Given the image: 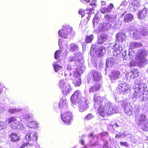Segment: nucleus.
<instances>
[{"instance_id":"obj_61","label":"nucleus","mask_w":148,"mask_h":148,"mask_svg":"<svg viewBox=\"0 0 148 148\" xmlns=\"http://www.w3.org/2000/svg\"><path fill=\"white\" fill-rule=\"evenodd\" d=\"M115 125H116L117 126V127H118V125H117V123H115Z\"/></svg>"},{"instance_id":"obj_12","label":"nucleus","mask_w":148,"mask_h":148,"mask_svg":"<svg viewBox=\"0 0 148 148\" xmlns=\"http://www.w3.org/2000/svg\"><path fill=\"white\" fill-rule=\"evenodd\" d=\"M36 135V133L35 132H30L27 134L26 136V138L28 140L36 141L37 140V137Z\"/></svg>"},{"instance_id":"obj_30","label":"nucleus","mask_w":148,"mask_h":148,"mask_svg":"<svg viewBox=\"0 0 148 148\" xmlns=\"http://www.w3.org/2000/svg\"><path fill=\"white\" fill-rule=\"evenodd\" d=\"M81 69L77 68L74 72L73 74V78H77L81 77V75L82 73L80 71Z\"/></svg>"},{"instance_id":"obj_59","label":"nucleus","mask_w":148,"mask_h":148,"mask_svg":"<svg viewBox=\"0 0 148 148\" xmlns=\"http://www.w3.org/2000/svg\"><path fill=\"white\" fill-rule=\"evenodd\" d=\"M124 13H122L121 14V16H124Z\"/></svg>"},{"instance_id":"obj_26","label":"nucleus","mask_w":148,"mask_h":148,"mask_svg":"<svg viewBox=\"0 0 148 148\" xmlns=\"http://www.w3.org/2000/svg\"><path fill=\"white\" fill-rule=\"evenodd\" d=\"M104 18L106 20H108L109 21H114L117 19V16L116 15L115 16H113L112 15L106 14L104 16Z\"/></svg>"},{"instance_id":"obj_14","label":"nucleus","mask_w":148,"mask_h":148,"mask_svg":"<svg viewBox=\"0 0 148 148\" xmlns=\"http://www.w3.org/2000/svg\"><path fill=\"white\" fill-rule=\"evenodd\" d=\"M148 12V10L147 9L143 8L137 13L138 18L140 19L145 18Z\"/></svg>"},{"instance_id":"obj_1","label":"nucleus","mask_w":148,"mask_h":148,"mask_svg":"<svg viewBox=\"0 0 148 148\" xmlns=\"http://www.w3.org/2000/svg\"><path fill=\"white\" fill-rule=\"evenodd\" d=\"M71 100L73 104H78L79 110L80 112H83L88 108L86 99L82 97V94L79 90L75 92L71 96Z\"/></svg>"},{"instance_id":"obj_51","label":"nucleus","mask_w":148,"mask_h":148,"mask_svg":"<svg viewBox=\"0 0 148 148\" xmlns=\"http://www.w3.org/2000/svg\"><path fill=\"white\" fill-rule=\"evenodd\" d=\"M122 136V135L121 134H116L115 136V138H120Z\"/></svg>"},{"instance_id":"obj_13","label":"nucleus","mask_w":148,"mask_h":148,"mask_svg":"<svg viewBox=\"0 0 148 148\" xmlns=\"http://www.w3.org/2000/svg\"><path fill=\"white\" fill-rule=\"evenodd\" d=\"M10 127L12 129H18L22 130L23 128V126L22 123H20L16 121L10 125Z\"/></svg>"},{"instance_id":"obj_7","label":"nucleus","mask_w":148,"mask_h":148,"mask_svg":"<svg viewBox=\"0 0 148 148\" xmlns=\"http://www.w3.org/2000/svg\"><path fill=\"white\" fill-rule=\"evenodd\" d=\"M92 82H99L102 79V76L98 71L92 70L90 72Z\"/></svg>"},{"instance_id":"obj_21","label":"nucleus","mask_w":148,"mask_h":148,"mask_svg":"<svg viewBox=\"0 0 148 148\" xmlns=\"http://www.w3.org/2000/svg\"><path fill=\"white\" fill-rule=\"evenodd\" d=\"M113 48L114 54L115 53V55H118L120 54L122 49H121V47L119 45L116 44H114Z\"/></svg>"},{"instance_id":"obj_3","label":"nucleus","mask_w":148,"mask_h":148,"mask_svg":"<svg viewBox=\"0 0 148 148\" xmlns=\"http://www.w3.org/2000/svg\"><path fill=\"white\" fill-rule=\"evenodd\" d=\"M79 13L82 15V17L86 16V18L82 20L81 22L82 25H85L87 24L90 19L89 18L91 17V15L94 13L93 9L90 8L87 9L85 10L80 9L79 11Z\"/></svg>"},{"instance_id":"obj_19","label":"nucleus","mask_w":148,"mask_h":148,"mask_svg":"<svg viewBox=\"0 0 148 148\" xmlns=\"http://www.w3.org/2000/svg\"><path fill=\"white\" fill-rule=\"evenodd\" d=\"M120 73L119 71H112L109 75V77L112 79H116L119 78Z\"/></svg>"},{"instance_id":"obj_54","label":"nucleus","mask_w":148,"mask_h":148,"mask_svg":"<svg viewBox=\"0 0 148 148\" xmlns=\"http://www.w3.org/2000/svg\"><path fill=\"white\" fill-rule=\"evenodd\" d=\"M93 133H90L88 135V136L90 137H93Z\"/></svg>"},{"instance_id":"obj_56","label":"nucleus","mask_w":148,"mask_h":148,"mask_svg":"<svg viewBox=\"0 0 148 148\" xmlns=\"http://www.w3.org/2000/svg\"><path fill=\"white\" fill-rule=\"evenodd\" d=\"M80 143L82 145H84V141L83 140H81L80 141Z\"/></svg>"},{"instance_id":"obj_29","label":"nucleus","mask_w":148,"mask_h":148,"mask_svg":"<svg viewBox=\"0 0 148 148\" xmlns=\"http://www.w3.org/2000/svg\"><path fill=\"white\" fill-rule=\"evenodd\" d=\"M73 80V83L76 86H79L81 84V77L74 78Z\"/></svg>"},{"instance_id":"obj_31","label":"nucleus","mask_w":148,"mask_h":148,"mask_svg":"<svg viewBox=\"0 0 148 148\" xmlns=\"http://www.w3.org/2000/svg\"><path fill=\"white\" fill-rule=\"evenodd\" d=\"M130 45L132 47L135 48H139L143 46L142 43L135 42H131Z\"/></svg>"},{"instance_id":"obj_55","label":"nucleus","mask_w":148,"mask_h":148,"mask_svg":"<svg viewBox=\"0 0 148 148\" xmlns=\"http://www.w3.org/2000/svg\"><path fill=\"white\" fill-rule=\"evenodd\" d=\"M147 128L148 129L147 127H145V128L143 127L142 128L143 130L144 131H145L147 130Z\"/></svg>"},{"instance_id":"obj_60","label":"nucleus","mask_w":148,"mask_h":148,"mask_svg":"<svg viewBox=\"0 0 148 148\" xmlns=\"http://www.w3.org/2000/svg\"><path fill=\"white\" fill-rule=\"evenodd\" d=\"M73 59H72V60H71V61H75V60L74 59V60H73Z\"/></svg>"},{"instance_id":"obj_45","label":"nucleus","mask_w":148,"mask_h":148,"mask_svg":"<svg viewBox=\"0 0 148 148\" xmlns=\"http://www.w3.org/2000/svg\"><path fill=\"white\" fill-rule=\"evenodd\" d=\"M32 116V115H30L28 114H26L23 116V118L26 120H28Z\"/></svg>"},{"instance_id":"obj_23","label":"nucleus","mask_w":148,"mask_h":148,"mask_svg":"<svg viewBox=\"0 0 148 148\" xmlns=\"http://www.w3.org/2000/svg\"><path fill=\"white\" fill-rule=\"evenodd\" d=\"M107 39V36L106 34H101L98 38V43L99 44H102L106 41Z\"/></svg>"},{"instance_id":"obj_33","label":"nucleus","mask_w":148,"mask_h":148,"mask_svg":"<svg viewBox=\"0 0 148 148\" xmlns=\"http://www.w3.org/2000/svg\"><path fill=\"white\" fill-rule=\"evenodd\" d=\"M27 126L30 128H36L37 126V124L35 121H32L29 122L27 123Z\"/></svg>"},{"instance_id":"obj_11","label":"nucleus","mask_w":148,"mask_h":148,"mask_svg":"<svg viewBox=\"0 0 148 148\" xmlns=\"http://www.w3.org/2000/svg\"><path fill=\"white\" fill-rule=\"evenodd\" d=\"M116 41L118 42H122L126 38L125 34L123 33L119 32L116 36Z\"/></svg>"},{"instance_id":"obj_47","label":"nucleus","mask_w":148,"mask_h":148,"mask_svg":"<svg viewBox=\"0 0 148 148\" xmlns=\"http://www.w3.org/2000/svg\"><path fill=\"white\" fill-rule=\"evenodd\" d=\"M114 7V5L112 3H110L108 6L107 8L109 11L110 12L112 10Z\"/></svg>"},{"instance_id":"obj_63","label":"nucleus","mask_w":148,"mask_h":148,"mask_svg":"<svg viewBox=\"0 0 148 148\" xmlns=\"http://www.w3.org/2000/svg\"><path fill=\"white\" fill-rule=\"evenodd\" d=\"M82 1H84V0H81Z\"/></svg>"},{"instance_id":"obj_37","label":"nucleus","mask_w":148,"mask_h":148,"mask_svg":"<svg viewBox=\"0 0 148 148\" xmlns=\"http://www.w3.org/2000/svg\"><path fill=\"white\" fill-rule=\"evenodd\" d=\"M143 95V98H139L140 99H141L142 101H144L148 99V90L145 91Z\"/></svg>"},{"instance_id":"obj_35","label":"nucleus","mask_w":148,"mask_h":148,"mask_svg":"<svg viewBox=\"0 0 148 148\" xmlns=\"http://www.w3.org/2000/svg\"><path fill=\"white\" fill-rule=\"evenodd\" d=\"M105 51V49L104 48V47L103 46L99 47L97 49V52L101 56H103Z\"/></svg>"},{"instance_id":"obj_53","label":"nucleus","mask_w":148,"mask_h":148,"mask_svg":"<svg viewBox=\"0 0 148 148\" xmlns=\"http://www.w3.org/2000/svg\"><path fill=\"white\" fill-rule=\"evenodd\" d=\"M67 69L68 71H71L72 69V68L71 66H67Z\"/></svg>"},{"instance_id":"obj_18","label":"nucleus","mask_w":148,"mask_h":148,"mask_svg":"<svg viewBox=\"0 0 148 148\" xmlns=\"http://www.w3.org/2000/svg\"><path fill=\"white\" fill-rule=\"evenodd\" d=\"M9 137L11 141L13 142L18 141L20 140L19 136L16 133H11L9 135Z\"/></svg>"},{"instance_id":"obj_27","label":"nucleus","mask_w":148,"mask_h":148,"mask_svg":"<svg viewBox=\"0 0 148 148\" xmlns=\"http://www.w3.org/2000/svg\"><path fill=\"white\" fill-rule=\"evenodd\" d=\"M70 46L69 50L71 52H75L79 50V47L77 45L73 43H71L70 44Z\"/></svg>"},{"instance_id":"obj_52","label":"nucleus","mask_w":148,"mask_h":148,"mask_svg":"<svg viewBox=\"0 0 148 148\" xmlns=\"http://www.w3.org/2000/svg\"><path fill=\"white\" fill-rule=\"evenodd\" d=\"M101 5L102 6L105 5L106 4V2L105 1H101Z\"/></svg>"},{"instance_id":"obj_43","label":"nucleus","mask_w":148,"mask_h":148,"mask_svg":"<svg viewBox=\"0 0 148 148\" xmlns=\"http://www.w3.org/2000/svg\"><path fill=\"white\" fill-rule=\"evenodd\" d=\"M93 117V116L91 113H89L88 114L84 117V119L86 120H90L92 119Z\"/></svg>"},{"instance_id":"obj_22","label":"nucleus","mask_w":148,"mask_h":148,"mask_svg":"<svg viewBox=\"0 0 148 148\" xmlns=\"http://www.w3.org/2000/svg\"><path fill=\"white\" fill-rule=\"evenodd\" d=\"M133 18V15L130 13L126 14L125 16L123 21L125 23H128L131 22Z\"/></svg>"},{"instance_id":"obj_6","label":"nucleus","mask_w":148,"mask_h":148,"mask_svg":"<svg viewBox=\"0 0 148 148\" xmlns=\"http://www.w3.org/2000/svg\"><path fill=\"white\" fill-rule=\"evenodd\" d=\"M72 29L69 25L63 26L62 29L59 31L58 34L60 36L64 38H67L68 36L72 32Z\"/></svg>"},{"instance_id":"obj_57","label":"nucleus","mask_w":148,"mask_h":148,"mask_svg":"<svg viewBox=\"0 0 148 148\" xmlns=\"http://www.w3.org/2000/svg\"><path fill=\"white\" fill-rule=\"evenodd\" d=\"M87 3L90 2V0H84Z\"/></svg>"},{"instance_id":"obj_8","label":"nucleus","mask_w":148,"mask_h":148,"mask_svg":"<svg viewBox=\"0 0 148 148\" xmlns=\"http://www.w3.org/2000/svg\"><path fill=\"white\" fill-rule=\"evenodd\" d=\"M130 85L125 83L120 84L118 86L119 92L123 94L126 93L127 91L130 90Z\"/></svg>"},{"instance_id":"obj_4","label":"nucleus","mask_w":148,"mask_h":148,"mask_svg":"<svg viewBox=\"0 0 148 148\" xmlns=\"http://www.w3.org/2000/svg\"><path fill=\"white\" fill-rule=\"evenodd\" d=\"M58 86L64 95H66L71 90L69 84L64 80H62L59 82Z\"/></svg>"},{"instance_id":"obj_15","label":"nucleus","mask_w":148,"mask_h":148,"mask_svg":"<svg viewBox=\"0 0 148 148\" xmlns=\"http://www.w3.org/2000/svg\"><path fill=\"white\" fill-rule=\"evenodd\" d=\"M111 27V25L108 23H103L100 25L99 27V29L100 31H104L110 29Z\"/></svg>"},{"instance_id":"obj_48","label":"nucleus","mask_w":148,"mask_h":148,"mask_svg":"<svg viewBox=\"0 0 148 148\" xmlns=\"http://www.w3.org/2000/svg\"><path fill=\"white\" fill-rule=\"evenodd\" d=\"M108 134V132H102L100 134V135L101 137L105 136Z\"/></svg>"},{"instance_id":"obj_46","label":"nucleus","mask_w":148,"mask_h":148,"mask_svg":"<svg viewBox=\"0 0 148 148\" xmlns=\"http://www.w3.org/2000/svg\"><path fill=\"white\" fill-rule=\"evenodd\" d=\"M18 112V110L16 109H11L8 110V112L11 114H14Z\"/></svg>"},{"instance_id":"obj_42","label":"nucleus","mask_w":148,"mask_h":148,"mask_svg":"<svg viewBox=\"0 0 148 148\" xmlns=\"http://www.w3.org/2000/svg\"><path fill=\"white\" fill-rule=\"evenodd\" d=\"M61 54V52L60 51L58 50L56 51L55 53L54 54V58H55L57 60L60 57V55Z\"/></svg>"},{"instance_id":"obj_41","label":"nucleus","mask_w":148,"mask_h":148,"mask_svg":"<svg viewBox=\"0 0 148 148\" xmlns=\"http://www.w3.org/2000/svg\"><path fill=\"white\" fill-rule=\"evenodd\" d=\"M22 145H23L25 148V147L32 146L31 144H30L29 141L26 139L23 141V143Z\"/></svg>"},{"instance_id":"obj_44","label":"nucleus","mask_w":148,"mask_h":148,"mask_svg":"<svg viewBox=\"0 0 148 148\" xmlns=\"http://www.w3.org/2000/svg\"><path fill=\"white\" fill-rule=\"evenodd\" d=\"M102 14H105L107 12H109L107 8L104 7L102 8L100 10Z\"/></svg>"},{"instance_id":"obj_39","label":"nucleus","mask_w":148,"mask_h":148,"mask_svg":"<svg viewBox=\"0 0 148 148\" xmlns=\"http://www.w3.org/2000/svg\"><path fill=\"white\" fill-rule=\"evenodd\" d=\"M16 117L13 116L8 119L7 121L8 123L9 124L13 122H15V121H17V119H16Z\"/></svg>"},{"instance_id":"obj_50","label":"nucleus","mask_w":148,"mask_h":148,"mask_svg":"<svg viewBox=\"0 0 148 148\" xmlns=\"http://www.w3.org/2000/svg\"><path fill=\"white\" fill-rule=\"evenodd\" d=\"M120 144L121 146H125L126 147L128 146V145L127 144L126 142H120Z\"/></svg>"},{"instance_id":"obj_32","label":"nucleus","mask_w":148,"mask_h":148,"mask_svg":"<svg viewBox=\"0 0 148 148\" xmlns=\"http://www.w3.org/2000/svg\"><path fill=\"white\" fill-rule=\"evenodd\" d=\"M138 87H136L135 88V92L136 93L135 95L136 96L137 95L136 94H138V95L139 94H140V96L141 95V93L143 89L141 87V85L140 84H138Z\"/></svg>"},{"instance_id":"obj_58","label":"nucleus","mask_w":148,"mask_h":148,"mask_svg":"<svg viewBox=\"0 0 148 148\" xmlns=\"http://www.w3.org/2000/svg\"><path fill=\"white\" fill-rule=\"evenodd\" d=\"M20 147L21 148H25V147H24L22 145H21Z\"/></svg>"},{"instance_id":"obj_9","label":"nucleus","mask_w":148,"mask_h":148,"mask_svg":"<svg viewBox=\"0 0 148 148\" xmlns=\"http://www.w3.org/2000/svg\"><path fill=\"white\" fill-rule=\"evenodd\" d=\"M96 94H95L94 97V106L96 107L100 106L101 105H103V103L104 101V99L103 97L97 96Z\"/></svg>"},{"instance_id":"obj_40","label":"nucleus","mask_w":148,"mask_h":148,"mask_svg":"<svg viewBox=\"0 0 148 148\" xmlns=\"http://www.w3.org/2000/svg\"><path fill=\"white\" fill-rule=\"evenodd\" d=\"M140 34V36H146L148 35V32L145 29H141L139 31Z\"/></svg>"},{"instance_id":"obj_25","label":"nucleus","mask_w":148,"mask_h":148,"mask_svg":"<svg viewBox=\"0 0 148 148\" xmlns=\"http://www.w3.org/2000/svg\"><path fill=\"white\" fill-rule=\"evenodd\" d=\"M132 36L136 39H140V36L139 30L137 29H134L133 30Z\"/></svg>"},{"instance_id":"obj_2","label":"nucleus","mask_w":148,"mask_h":148,"mask_svg":"<svg viewBox=\"0 0 148 148\" xmlns=\"http://www.w3.org/2000/svg\"><path fill=\"white\" fill-rule=\"evenodd\" d=\"M97 110L98 114L102 117L110 116L115 112L114 106L109 102L99 106Z\"/></svg>"},{"instance_id":"obj_16","label":"nucleus","mask_w":148,"mask_h":148,"mask_svg":"<svg viewBox=\"0 0 148 148\" xmlns=\"http://www.w3.org/2000/svg\"><path fill=\"white\" fill-rule=\"evenodd\" d=\"M147 55V52L143 50H141L138 53L137 58L138 60L140 61V62H141L145 58Z\"/></svg>"},{"instance_id":"obj_64","label":"nucleus","mask_w":148,"mask_h":148,"mask_svg":"<svg viewBox=\"0 0 148 148\" xmlns=\"http://www.w3.org/2000/svg\"><path fill=\"white\" fill-rule=\"evenodd\" d=\"M87 147L85 146L84 148H86Z\"/></svg>"},{"instance_id":"obj_62","label":"nucleus","mask_w":148,"mask_h":148,"mask_svg":"<svg viewBox=\"0 0 148 148\" xmlns=\"http://www.w3.org/2000/svg\"><path fill=\"white\" fill-rule=\"evenodd\" d=\"M1 93V90L0 89V94Z\"/></svg>"},{"instance_id":"obj_38","label":"nucleus","mask_w":148,"mask_h":148,"mask_svg":"<svg viewBox=\"0 0 148 148\" xmlns=\"http://www.w3.org/2000/svg\"><path fill=\"white\" fill-rule=\"evenodd\" d=\"M59 105L60 107H63L64 106H66L67 102L66 100V99H61Z\"/></svg>"},{"instance_id":"obj_28","label":"nucleus","mask_w":148,"mask_h":148,"mask_svg":"<svg viewBox=\"0 0 148 148\" xmlns=\"http://www.w3.org/2000/svg\"><path fill=\"white\" fill-rule=\"evenodd\" d=\"M138 72L137 69H134L130 72V77L132 78L137 77L139 76Z\"/></svg>"},{"instance_id":"obj_36","label":"nucleus","mask_w":148,"mask_h":148,"mask_svg":"<svg viewBox=\"0 0 148 148\" xmlns=\"http://www.w3.org/2000/svg\"><path fill=\"white\" fill-rule=\"evenodd\" d=\"M54 70L56 72H58L59 71L61 70L62 69V66H60L59 64H53Z\"/></svg>"},{"instance_id":"obj_34","label":"nucleus","mask_w":148,"mask_h":148,"mask_svg":"<svg viewBox=\"0 0 148 148\" xmlns=\"http://www.w3.org/2000/svg\"><path fill=\"white\" fill-rule=\"evenodd\" d=\"M94 38L93 35L92 34L90 35H87L85 38V42L87 43L91 42Z\"/></svg>"},{"instance_id":"obj_10","label":"nucleus","mask_w":148,"mask_h":148,"mask_svg":"<svg viewBox=\"0 0 148 148\" xmlns=\"http://www.w3.org/2000/svg\"><path fill=\"white\" fill-rule=\"evenodd\" d=\"M94 85L90 88L89 91L90 92L93 93L96 92L99 90L101 88V85L99 82H92Z\"/></svg>"},{"instance_id":"obj_17","label":"nucleus","mask_w":148,"mask_h":148,"mask_svg":"<svg viewBox=\"0 0 148 148\" xmlns=\"http://www.w3.org/2000/svg\"><path fill=\"white\" fill-rule=\"evenodd\" d=\"M147 121L146 116L143 114H141L138 119V125L143 126Z\"/></svg>"},{"instance_id":"obj_20","label":"nucleus","mask_w":148,"mask_h":148,"mask_svg":"<svg viewBox=\"0 0 148 148\" xmlns=\"http://www.w3.org/2000/svg\"><path fill=\"white\" fill-rule=\"evenodd\" d=\"M116 62V60L113 58H111L106 61V66L108 67H111Z\"/></svg>"},{"instance_id":"obj_24","label":"nucleus","mask_w":148,"mask_h":148,"mask_svg":"<svg viewBox=\"0 0 148 148\" xmlns=\"http://www.w3.org/2000/svg\"><path fill=\"white\" fill-rule=\"evenodd\" d=\"M125 112L128 115H131L132 112V107L131 105H126L124 109Z\"/></svg>"},{"instance_id":"obj_5","label":"nucleus","mask_w":148,"mask_h":148,"mask_svg":"<svg viewBox=\"0 0 148 148\" xmlns=\"http://www.w3.org/2000/svg\"><path fill=\"white\" fill-rule=\"evenodd\" d=\"M73 114L70 112H66L63 113L61 117L62 121L65 124L69 125L73 121Z\"/></svg>"},{"instance_id":"obj_49","label":"nucleus","mask_w":148,"mask_h":148,"mask_svg":"<svg viewBox=\"0 0 148 148\" xmlns=\"http://www.w3.org/2000/svg\"><path fill=\"white\" fill-rule=\"evenodd\" d=\"M4 127L3 122L2 121H0V130L3 129Z\"/></svg>"}]
</instances>
